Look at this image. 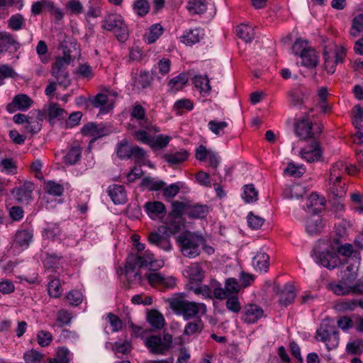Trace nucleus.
Here are the masks:
<instances>
[{"label": "nucleus", "instance_id": "44", "mask_svg": "<svg viewBox=\"0 0 363 363\" xmlns=\"http://www.w3.org/2000/svg\"><path fill=\"white\" fill-rule=\"evenodd\" d=\"M170 140L171 137L169 136L159 135L155 139L152 138V142L150 145L152 148L162 149L169 144Z\"/></svg>", "mask_w": 363, "mask_h": 363}, {"label": "nucleus", "instance_id": "48", "mask_svg": "<svg viewBox=\"0 0 363 363\" xmlns=\"http://www.w3.org/2000/svg\"><path fill=\"white\" fill-rule=\"evenodd\" d=\"M72 318L71 313L65 309L60 310L57 313V321L60 327L69 324Z\"/></svg>", "mask_w": 363, "mask_h": 363}, {"label": "nucleus", "instance_id": "21", "mask_svg": "<svg viewBox=\"0 0 363 363\" xmlns=\"http://www.w3.org/2000/svg\"><path fill=\"white\" fill-rule=\"evenodd\" d=\"M188 273L191 283H201L204 278V271L199 263L191 264Z\"/></svg>", "mask_w": 363, "mask_h": 363}, {"label": "nucleus", "instance_id": "47", "mask_svg": "<svg viewBox=\"0 0 363 363\" xmlns=\"http://www.w3.org/2000/svg\"><path fill=\"white\" fill-rule=\"evenodd\" d=\"M200 40L199 32L198 30H193L188 32L182 37V41L186 45H192Z\"/></svg>", "mask_w": 363, "mask_h": 363}, {"label": "nucleus", "instance_id": "19", "mask_svg": "<svg viewBox=\"0 0 363 363\" xmlns=\"http://www.w3.org/2000/svg\"><path fill=\"white\" fill-rule=\"evenodd\" d=\"M148 240L151 244L155 245L164 250H169L171 248L169 238L160 235L157 232L150 233L148 235Z\"/></svg>", "mask_w": 363, "mask_h": 363}, {"label": "nucleus", "instance_id": "8", "mask_svg": "<svg viewBox=\"0 0 363 363\" xmlns=\"http://www.w3.org/2000/svg\"><path fill=\"white\" fill-rule=\"evenodd\" d=\"M316 334L320 340L324 342L328 349L331 350L337 347L339 344L338 331L335 325L323 322Z\"/></svg>", "mask_w": 363, "mask_h": 363}, {"label": "nucleus", "instance_id": "14", "mask_svg": "<svg viewBox=\"0 0 363 363\" xmlns=\"http://www.w3.org/2000/svg\"><path fill=\"white\" fill-rule=\"evenodd\" d=\"M264 315L261 307L256 304H247L244 308L242 319L247 323H254Z\"/></svg>", "mask_w": 363, "mask_h": 363}, {"label": "nucleus", "instance_id": "53", "mask_svg": "<svg viewBox=\"0 0 363 363\" xmlns=\"http://www.w3.org/2000/svg\"><path fill=\"white\" fill-rule=\"evenodd\" d=\"M45 190L50 194L60 196L63 192V187L52 181H49L45 184Z\"/></svg>", "mask_w": 363, "mask_h": 363}, {"label": "nucleus", "instance_id": "49", "mask_svg": "<svg viewBox=\"0 0 363 363\" xmlns=\"http://www.w3.org/2000/svg\"><path fill=\"white\" fill-rule=\"evenodd\" d=\"M132 349L130 342L125 341L123 342H116L112 346V350L116 353H121L123 354H128Z\"/></svg>", "mask_w": 363, "mask_h": 363}, {"label": "nucleus", "instance_id": "35", "mask_svg": "<svg viewBox=\"0 0 363 363\" xmlns=\"http://www.w3.org/2000/svg\"><path fill=\"white\" fill-rule=\"evenodd\" d=\"M361 32H363V14L359 13L352 19L350 35L355 38Z\"/></svg>", "mask_w": 363, "mask_h": 363}, {"label": "nucleus", "instance_id": "11", "mask_svg": "<svg viewBox=\"0 0 363 363\" xmlns=\"http://www.w3.org/2000/svg\"><path fill=\"white\" fill-rule=\"evenodd\" d=\"M145 277L149 284L152 286L169 289L173 288L176 285V280L173 277H165L157 272L147 274Z\"/></svg>", "mask_w": 363, "mask_h": 363}, {"label": "nucleus", "instance_id": "57", "mask_svg": "<svg viewBox=\"0 0 363 363\" xmlns=\"http://www.w3.org/2000/svg\"><path fill=\"white\" fill-rule=\"evenodd\" d=\"M247 222L249 226L252 229H259L263 225L264 219L250 212L247 216Z\"/></svg>", "mask_w": 363, "mask_h": 363}, {"label": "nucleus", "instance_id": "16", "mask_svg": "<svg viewBox=\"0 0 363 363\" xmlns=\"http://www.w3.org/2000/svg\"><path fill=\"white\" fill-rule=\"evenodd\" d=\"M33 186L32 184H24L13 190L19 202H28L32 197Z\"/></svg>", "mask_w": 363, "mask_h": 363}, {"label": "nucleus", "instance_id": "3", "mask_svg": "<svg viewBox=\"0 0 363 363\" xmlns=\"http://www.w3.org/2000/svg\"><path fill=\"white\" fill-rule=\"evenodd\" d=\"M170 308L177 313L182 315L186 320L196 316L200 311H206L203 303L188 301L179 298H174L169 301Z\"/></svg>", "mask_w": 363, "mask_h": 363}, {"label": "nucleus", "instance_id": "55", "mask_svg": "<svg viewBox=\"0 0 363 363\" xmlns=\"http://www.w3.org/2000/svg\"><path fill=\"white\" fill-rule=\"evenodd\" d=\"M163 28L160 24H155L151 26L149 36L147 37L148 43H152L162 35Z\"/></svg>", "mask_w": 363, "mask_h": 363}, {"label": "nucleus", "instance_id": "46", "mask_svg": "<svg viewBox=\"0 0 363 363\" xmlns=\"http://www.w3.org/2000/svg\"><path fill=\"white\" fill-rule=\"evenodd\" d=\"M347 351L352 354H359L363 352V341L361 340H355L347 345Z\"/></svg>", "mask_w": 363, "mask_h": 363}, {"label": "nucleus", "instance_id": "6", "mask_svg": "<svg viewBox=\"0 0 363 363\" xmlns=\"http://www.w3.org/2000/svg\"><path fill=\"white\" fill-rule=\"evenodd\" d=\"M72 60L70 55L65 53L63 57H57L52 64V74L57 79L60 84L65 86H68L70 83L69 74L66 69Z\"/></svg>", "mask_w": 363, "mask_h": 363}, {"label": "nucleus", "instance_id": "59", "mask_svg": "<svg viewBox=\"0 0 363 363\" xmlns=\"http://www.w3.org/2000/svg\"><path fill=\"white\" fill-rule=\"evenodd\" d=\"M60 233V229L58 225H53L45 228L43 231V236L47 239L55 240Z\"/></svg>", "mask_w": 363, "mask_h": 363}, {"label": "nucleus", "instance_id": "28", "mask_svg": "<svg viewBox=\"0 0 363 363\" xmlns=\"http://www.w3.org/2000/svg\"><path fill=\"white\" fill-rule=\"evenodd\" d=\"M269 259L268 255L264 252H259L253 259V264L257 269L266 271L269 267Z\"/></svg>", "mask_w": 363, "mask_h": 363}, {"label": "nucleus", "instance_id": "43", "mask_svg": "<svg viewBox=\"0 0 363 363\" xmlns=\"http://www.w3.org/2000/svg\"><path fill=\"white\" fill-rule=\"evenodd\" d=\"M209 129L216 135H220L224 134V128L228 126L225 121H210L208 123Z\"/></svg>", "mask_w": 363, "mask_h": 363}, {"label": "nucleus", "instance_id": "33", "mask_svg": "<svg viewBox=\"0 0 363 363\" xmlns=\"http://www.w3.org/2000/svg\"><path fill=\"white\" fill-rule=\"evenodd\" d=\"M33 234L27 230H19L15 236V242L19 246H28L31 241Z\"/></svg>", "mask_w": 363, "mask_h": 363}, {"label": "nucleus", "instance_id": "32", "mask_svg": "<svg viewBox=\"0 0 363 363\" xmlns=\"http://www.w3.org/2000/svg\"><path fill=\"white\" fill-rule=\"evenodd\" d=\"M296 297L293 286H289L281 291L279 302L281 305L287 306L291 303Z\"/></svg>", "mask_w": 363, "mask_h": 363}, {"label": "nucleus", "instance_id": "41", "mask_svg": "<svg viewBox=\"0 0 363 363\" xmlns=\"http://www.w3.org/2000/svg\"><path fill=\"white\" fill-rule=\"evenodd\" d=\"M25 23V18L21 14H16L12 16L9 21V27L13 30H21Z\"/></svg>", "mask_w": 363, "mask_h": 363}, {"label": "nucleus", "instance_id": "54", "mask_svg": "<svg viewBox=\"0 0 363 363\" xmlns=\"http://www.w3.org/2000/svg\"><path fill=\"white\" fill-rule=\"evenodd\" d=\"M309 47L307 41L297 39L292 46V51L295 55H298L301 57Z\"/></svg>", "mask_w": 363, "mask_h": 363}, {"label": "nucleus", "instance_id": "5", "mask_svg": "<svg viewBox=\"0 0 363 363\" xmlns=\"http://www.w3.org/2000/svg\"><path fill=\"white\" fill-rule=\"evenodd\" d=\"M172 336L166 333L161 338L160 336L151 335L146 339L145 345L150 352L155 354H164L172 347Z\"/></svg>", "mask_w": 363, "mask_h": 363}, {"label": "nucleus", "instance_id": "52", "mask_svg": "<svg viewBox=\"0 0 363 363\" xmlns=\"http://www.w3.org/2000/svg\"><path fill=\"white\" fill-rule=\"evenodd\" d=\"M65 111L61 108L57 104H52L48 108V116L50 119L65 117Z\"/></svg>", "mask_w": 363, "mask_h": 363}, {"label": "nucleus", "instance_id": "1", "mask_svg": "<svg viewBox=\"0 0 363 363\" xmlns=\"http://www.w3.org/2000/svg\"><path fill=\"white\" fill-rule=\"evenodd\" d=\"M181 252L184 257L194 258L201 253L200 245L205 242L201 235L189 231L182 233L177 238Z\"/></svg>", "mask_w": 363, "mask_h": 363}, {"label": "nucleus", "instance_id": "12", "mask_svg": "<svg viewBox=\"0 0 363 363\" xmlns=\"http://www.w3.org/2000/svg\"><path fill=\"white\" fill-rule=\"evenodd\" d=\"M317 262L328 269H333L338 266L340 259L337 254L327 250L319 253Z\"/></svg>", "mask_w": 363, "mask_h": 363}, {"label": "nucleus", "instance_id": "60", "mask_svg": "<svg viewBox=\"0 0 363 363\" xmlns=\"http://www.w3.org/2000/svg\"><path fill=\"white\" fill-rule=\"evenodd\" d=\"M225 289L228 295L237 294L240 290V285L235 278H229L225 281Z\"/></svg>", "mask_w": 363, "mask_h": 363}, {"label": "nucleus", "instance_id": "25", "mask_svg": "<svg viewBox=\"0 0 363 363\" xmlns=\"http://www.w3.org/2000/svg\"><path fill=\"white\" fill-rule=\"evenodd\" d=\"M188 156L189 152L186 150H182L173 154H165L163 157L170 165H174L185 161Z\"/></svg>", "mask_w": 363, "mask_h": 363}, {"label": "nucleus", "instance_id": "24", "mask_svg": "<svg viewBox=\"0 0 363 363\" xmlns=\"http://www.w3.org/2000/svg\"><path fill=\"white\" fill-rule=\"evenodd\" d=\"M189 77L188 75L183 72L172 79L168 85L169 86L170 91H175L181 90L184 86L188 82Z\"/></svg>", "mask_w": 363, "mask_h": 363}, {"label": "nucleus", "instance_id": "7", "mask_svg": "<svg viewBox=\"0 0 363 363\" xmlns=\"http://www.w3.org/2000/svg\"><path fill=\"white\" fill-rule=\"evenodd\" d=\"M323 131V127L320 124L313 123L307 118H303L295 124L296 134L301 140L317 139Z\"/></svg>", "mask_w": 363, "mask_h": 363}, {"label": "nucleus", "instance_id": "38", "mask_svg": "<svg viewBox=\"0 0 363 363\" xmlns=\"http://www.w3.org/2000/svg\"><path fill=\"white\" fill-rule=\"evenodd\" d=\"M50 296L53 298H59L62 294V286L59 279L51 280L48 286Z\"/></svg>", "mask_w": 363, "mask_h": 363}, {"label": "nucleus", "instance_id": "45", "mask_svg": "<svg viewBox=\"0 0 363 363\" xmlns=\"http://www.w3.org/2000/svg\"><path fill=\"white\" fill-rule=\"evenodd\" d=\"M65 9L70 14H79L83 11V6L78 0H69L65 4Z\"/></svg>", "mask_w": 363, "mask_h": 363}, {"label": "nucleus", "instance_id": "27", "mask_svg": "<svg viewBox=\"0 0 363 363\" xmlns=\"http://www.w3.org/2000/svg\"><path fill=\"white\" fill-rule=\"evenodd\" d=\"M147 320L150 325L157 329H161L164 325V317L157 310H152L148 313Z\"/></svg>", "mask_w": 363, "mask_h": 363}, {"label": "nucleus", "instance_id": "4", "mask_svg": "<svg viewBox=\"0 0 363 363\" xmlns=\"http://www.w3.org/2000/svg\"><path fill=\"white\" fill-rule=\"evenodd\" d=\"M103 28L113 31L121 42H125L128 39V27L120 15L113 13L107 16L104 21Z\"/></svg>", "mask_w": 363, "mask_h": 363}, {"label": "nucleus", "instance_id": "58", "mask_svg": "<svg viewBox=\"0 0 363 363\" xmlns=\"http://www.w3.org/2000/svg\"><path fill=\"white\" fill-rule=\"evenodd\" d=\"M289 95L291 99V103L294 106H301L303 104L305 94L302 91L298 90L291 91L289 93Z\"/></svg>", "mask_w": 363, "mask_h": 363}, {"label": "nucleus", "instance_id": "13", "mask_svg": "<svg viewBox=\"0 0 363 363\" xmlns=\"http://www.w3.org/2000/svg\"><path fill=\"white\" fill-rule=\"evenodd\" d=\"M324 228L321 216L318 213L310 215L306 222V229L310 235L320 233Z\"/></svg>", "mask_w": 363, "mask_h": 363}, {"label": "nucleus", "instance_id": "30", "mask_svg": "<svg viewBox=\"0 0 363 363\" xmlns=\"http://www.w3.org/2000/svg\"><path fill=\"white\" fill-rule=\"evenodd\" d=\"M237 35L245 43L250 42L254 37L253 30L245 24H240L237 27Z\"/></svg>", "mask_w": 363, "mask_h": 363}, {"label": "nucleus", "instance_id": "29", "mask_svg": "<svg viewBox=\"0 0 363 363\" xmlns=\"http://www.w3.org/2000/svg\"><path fill=\"white\" fill-rule=\"evenodd\" d=\"M325 199L323 197H320L317 194H312L308 198L307 207L308 208H313L314 207V209L313 210L314 213H317L318 211H320L322 207L324 206L325 204Z\"/></svg>", "mask_w": 363, "mask_h": 363}, {"label": "nucleus", "instance_id": "22", "mask_svg": "<svg viewBox=\"0 0 363 363\" xmlns=\"http://www.w3.org/2000/svg\"><path fill=\"white\" fill-rule=\"evenodd\" d=\"M208 211L206 206L195 204L191 205L189 203V207L186 209V216L191 218H200L206 216Z\"/></svg>", "mask_w": 363, "mask_h": 363}, {"label": "nucleus", "instance_id": "9", "mask_svg": "<svg viewBox=\"0 0 363 363\" xmlns=\"http://www.w3.org/2000/svg\"><path fill=\"white\" fill-rule=\"evenodd\" d=\"M300 156L308 162L320 161L323 157V150L317 139L311 140L309 144L301 149Z\"/></svg>", "mask_w": 363, "mask_h": 363}, {"label": "nucleus", "instance_id": "39", "mask_svg": "<svg viewBox=\"0 0 363 363\" xmlns=\"http://www.w3.org/2000/svg\"><path fill=\"white\" fill-rule=\"evenodd\" d=\"M258 192L252 184L245 185L244 187L243 199L247 203L254 202L257 200Z\"/></svg>", "mask_w": 363, "mask_h": 363}, {"label": "nucleus", "instance_id": "20", "mask_svg": "<svg viewBox=\"0 0 363 363\" xmlns=\"http://www.w3.org/2000/svg\"><path fill=\"white\" fill-rule=\"evenodd\" d=\"M344 171H347L349 174H351L349 168L345 167V165L341 162H338L333 164L330 168L329 182H331L334 180V185L335 182H339L341 181L342 175Z\"/></svg>", "mask_w": 363, "mask_h": 363}, {"label": "nucleus", "instance_id": "62", "mask_svg": "<svg viewBox=\"0 0 363 363\" xmlns=\"http://www.w3.org/2000/svg\"><path fill=\"white\" fill-rule=\"evenodd\" d=\"M16 75L14 70L6 65L0 66V84H2L3 80L7 77L13 78Z\"/></svg>", "mask_w": 363, "mask_h": 363}, {"label": "nucleus", "instance_id": "10", "mask_svg": "<svg viewBox=\"0 0 363 363\" xmlns=\"http://www.w3.org/2000/svg\"><path fill=\"white\" fill-rule=\"evenodd\" d=\"M149 264L151 267H154V263L152 262V257L140 255H130L127 259L125 274L128 277H130V272H133L136 267L141 269Z\"/></svg>", "mask_w": 363, "mask_h": 363}, {"label": "nucleus", "instance_id": "63", "mask_svg": "<svg viewBox=\"0 0 363 363\" xmlns=\"http://www.w3.org/2000/svg\"><path fill=\"white\" fill-rule=\"evenodd\" d=\"M108 318L112 327L113 332H118L122 329L123 323L117 315L109 313L108 314Z\"/></svg>", "mask_w": 363, "mask_h": 363}, {"label": "nucleus", "instance_id": "64", "mask_svg": "<svg viewBox=\"0 0 363 363\" xmlns=\"http://www.w3.org/2000/svg\"><path fill=\"white\" fill-rule=\"evenodd\" d=\"M52 339V336L49 332L41 330L38 334V342L42 347L48 346Z\"/></svg>", "mask_w": 363, "mask_h": 363}, {"label": "nucleus", "instance_id": "17", "mask_svg": "<svg viewBox=\"0 0 363 363\" xmlns=\"http://www.w3.org/2000/svg\"><path fill=\"white\" fill-rule=\"evenodd\" d=\"M108 194L115 203H123L126 201V192L121 185L113 184L109 187Z\"/></svg>", "mask_w": 363, "mask_h": 363}, {"label": "nucleus", "instance_id": "42", "mask_svg": "<svg viewBox=\"0 0 363 363\" xmlns=\"http://www.w3.org/2000/svg\"><path fill=\"white\" fill-rule=\"evenodd\" d=\"M133 9L138 16H145L150 10L147 0H136L133 4Z\"/></svg>", "mask_w": 363, "mask_h": 363}, {"label": "nucleus", "instance_id": "36", "mask_svg": "<svg viewBox=\"0 0 363 363\" xmlns=\"http://www.w3.org/2000/svg\"><path fill=\"white\" fill-rule=\"evenodd\" d=\"M193 83L201 91L205 93H208L211 89L209 79L207 77L196 76L193 79Z\"/></svg>", "mask_w": 363, "mask_h": 363}, {"label": "nucleus", "instance_id": "34", "mask_svg": "<svg viewBox=\"0 0 363 363\" xmlns=\"http://www.w3.org/2000/svg\"><path fill=\"white\" fill-rule=\"evenodd\" d=\"M145 208L150 216L162 213L165 210L164 205L160 201L147 202Z\"/></svg>", "mask_w": 363, "mask_h": 363}, {"label": "nucleus", "instance_id": "56", "mask_svg": "<svg viewBox=\"0 0 363 363\" xmlns=\"http://www.w3.org/2000/svg\"><path fill=\"white\" fill-rule=\"evenodd\" d=\"M305 172V169L302 166H296L293 162L288 164L287 167L285 169V172L291 176L296 177H300Z\"/></svg>", "mask_w": 363, "mask_h": 363}, {"label": "nucleus", "instance_id": "2", "mask_svg": "<svg viewBox=\"0 0 363 363\" xmlns=\"http://www.w3.org/2000/svg\"><path fill=\"white\" fill-rule=\"evenodd\" d=\"M352 277L342 275L337 283L330 284V289L337 296L362 295L363 281Z\"/></svg>", "mask_w": 363, "mask_h": 363}, {"label": "nucleus", "instance_id": "23", "mask_svg": "<svg viewBox=\"0 0 363 363\" xmlns=\"http://www.w3.org/2000/svg\"><path fill=\"white\" fill-rule=\"evenodd\" d=\"M206 0H189L187 10L192 14H202L207 10Z\"/></svg>", "mask_w": 363, "mask_h": 363}, {"label": "nucleus", "instance_id": "50", "mask_svg": "<svg viewBox=\"0 0 363 363\" xmlns=\"http://www.w3.org/2000/svg\"><path fill=\"white\" fill-rule=\"evenodd\" d=\"M131 147L128 145V141L123 140L117 150V155L120 158H130L131 157Z\"/></svg>", "mask_w": 363, "mask_h": 363}, {"label": "nucleus", "instance_id": "15", "mask_svg": "<svg viewBox=\"0 0 363 363\" xmlns=\"http://www.w3.org/2000/svg\"><path fill=\"white\" fill-rule=\"evenodd\" d=\"M33 104L31 99L26 94H21L16 95L11 104L6 107L8 111L12 113L14 111L13 108L16 107L18 110L24 111L28 109Z\"/></svg>", "mask_w": 363, "mask_h": 363}, {"label": "nucleus", "instance_id": "61", "mask_svg": "<svg viewBox=\"0 0 363 363\" xmlns=\"http://www.w3.org/2000/svg\"><path fill=\"white\" fill-rule=\"evenodd\" d=\"M225 305L228 310L234 313H238L241 309V306L237 296H233L229 297L226 301Z\"/></svg>", "mask_w": 363, "mask_h": 363}, {"label": "nucleus", "instance_id": "40", "mask_svg": "<svg viewBox=\"0 0 363 363\" xmlns=\"http://www.w3.org/2000/svg\"><path fill=\"white\" fill-rule=\"evenodd\" d=\"M81 148L79 147H72L65 157V161L69 164H75L81 157Z\"/></svg>", "mask_w": 363, "mask_h": 363}, {"label": "nucleus", "instance_id": "51", "mask_svg": "<svg viewBox=\"0 0 363 363\" xmlns=\"http://www.w3.org/2000/svg\"><path fill=\"white\" fill-rule=\"evenodd\" d=\"M203 329V323L201 319L197 320L196 322H190L185 327L184 334L187 335H193L196 333H199Z\"/></svg>", "mask_w": 363, "mask_h": 363}, {"label": "nucleus", "instance_id": "31", "mask_svg": "<svg viewBox=\"0 0 363 363\" xmlns=\"http://www.w3.org/2000/svg\"><path fill=\"white\" fill-rule=\"evenodd\" d=\"M189 201H172L171 214L174 217H181L183 214L186 215V209L189 207Z\"/></svg>", "mask_w": 363, "mask_h": 363}, {"label": "nucleus", "instance_id": "18", "mask_svg": "<svg viewBox=\"0 0 363 363\" xmlns=\"http://www.w3.org/2000/svg\"><path fill=\"white\" fill-rule=\"evenodd\" d=\"M302 65L307 67H315L318 63V56L316 51L311 48L307 49L301 56Z\"/></svg>", "mask_w": 363, "mask_h": 363}, {"label": "nucleus", "instance_id": "37", "mask_svg": "<svg viewBox=\"0 0 363 363\" xmlns=\"http://www.w3.org/2000/svg\"><path fill=\"white\" fill-rule=\"evenodd\" d=\"M43 357L39 352L30 350L24 354L23 359L26 363H42Z\"/></svg>", "mask_w": 363, "mask_h": 363}, {"label": "nucleus", "instance_id": "26", "mask_svg": "<svg viewBox=\"0 0 363 363\" xmlns=\"http://www.w3.org/2000/svg\"><path fill=\"white\" fill-rule=\"evenodd\" d=\"M82 133L84 135L91 136L94 137L92 141L95 140L96 138L101 137L103 134V129H99L94 123H89L85 125L82 129Z\"/></svg>", "mask_w": 363, "mask_h": 363}]
</instances>
